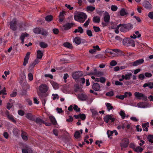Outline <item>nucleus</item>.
<instances>
[{"label":"nucleus","mask_w":153,"mask_h":153,"mask_svg":"<svg viewBox=\"0 0 153 153\" xmlns=\"http://www.w3.org/2000/svg\"><path fill=\"white\" fill-rule=\"evenodd\" d=\"M48 89V88L47 85L43 84H41L38 88V94L44 106L47 100V97L49 95L48 93L47 92Z\"/></svg>","instance_id":"obj_1"},{"label":"nucleus","mask_w":153,"mask_h":153,"mask_svg":"<svg viewBox=\"0 0 153 153\" xmlns=\"http://www.w3.org/2000/svg\"><path fill=\"white\" fill-rule=\"evenodd\" d=\"M74 18L76 21H79L80 23H83L87 18V15L85 13L79 12L76 15L74 16Z\"/></svg>","instance_id":"obj_2"},{"label":"nucleus","mask_w":153,"mask_h":153,"mask_svg":"<svg viewBox=\"0 0 153 153\" xmlns=\"http://www.w3.org/2000/svg\"><path fill=\"white\" fill-rule=\"evenodd\" d=\"M93 71H91V72L86 73L85 76H105L104 73L101 71H98L96 68H93Z\"/></svg>","instance_id":"obj_3"},{"label":"nucleus","mask_w":153,"mask_h":153,"mask_svg":"<svg viewBox=\"0 0 153 153\" xmlns=\"http://www.w3.org/2000/svg\"><path fill=\"white\" fill-rule=\"evenodd\" d=\"M123 43L124 45L127 47H134L135 46L134 41L129 38H126L124 39L123 41Z\"/></svg>","instance_id":"obj_4"},{"label":"nucleus","mask_w":153,"mask_h":153,"mask_svg":"<svg viewBox=\"0 0 153 153\" xmlns=\"http://www.w3.org/2000/svg\"><path fill=\"white\" fill-rule=\"evenodd\" d=\"M133 27V25L130 23L126 24H123V27L120 28V30L121 32H125L131 29Z\"/></svg>","instance_id":"obj_5"},{"label":"nucleus","mask_w":153,"mask_h":153,"mask_svg":"<svg viewBox=\"0 0 153 153\" xmlns=\"http://www.w3.org/2000/svg\"><path fill=\"white\" fill-rule=\"evenodd\" d=\"M18 21L16 18L13 19V20L10 22V28L13 31H15L17 29V26H16Z\"/></svg>","instance_id":"obj_6"},{"label":"nucleus","mask_w":153,"mask_h":153,"mask_svg":"<svg viewBox=\"0 0 153 153\" xmlns=\"http://www.w3.org/2000/svg\"><path fill=\"white\" fill-rule=\"evenodd\" d=\"M74 25V24L73 23H67L62 26L61 29L63 31L68 30L70 29Z\"/></svg>","instance_id":"obj_7"},{"label":"nucleus","mask_w":153,"mask_h":153,"mask_svg":"<svg viewBox=\"0 0 153 153\" xmlns=\"http://www.w3.org/2000/svg\"><path fill=\"white\" fill-rule=\"evenodd\" d=\"M129 143V140L126 138H123L120 143V146L122 148H126Z\"/></svg>","instance_id":"obj_8"},{"label":"nucleus","mask_w":153,"mask_h":153,"mask_svg":"<svg viewBox=\"0 0 153 153\" xmlns=\"http://www.w3.org/2000/svg\"><path fill=\"white\" fill-rule=\"evenodd\" d=\"M134 95L136 97L139 99H141V98H143V100L145 101L147 100V97L142 93L135 92L134 93Z\"/></svg>","instance_id":"obj_9"},{"label":"nucleus","mask_w":153,"mask_h":153,"mask_svg":"<svg viewBox=\"0 0 153 153\" xmlns=\"http://www.w3.org/2000/svg\"><path fill=\"white\" fill-rule=\"evenodd\" d=\"M144 62L143 59H139L136 60L132 63V66H136L142 64Z\"/></svg>","instance_id":"obj_10"},{"label":"nucleus","mask_w":153,"mask_h":153,"mask_svg":"<svg viewBox=\"0 0 153 153\" xmlns=\"http://www.w3.org/2000/svg\"><path fill=\"white\" fill-rule=\"evenodd\" d=\"M30 52H27L25 57L24 60L23 65L24 66L26 65V64L28 62V59L30 58Z\"/></svg>","instance_id":"obj_11"},{"label":"nucleus","mask_w":153,"mask_h":153,"mask_svg":"<svg viewBox=\"0 0 153 153\" xmlns=\"http://www.w3.org/2000/svg\"><path fill=\"white\" fill-rule=\"evenodd\" d=\"M83 75V72L81 71H74L72 74V76H82Z\"/></svg>","instance_id":"obj_12"},{"label":"nucleus","mask_w":153,"mask_h":153,"mask_svg":"<svg viewBox=\"0 0 153 153\" xmlns=\"http://www.w3.org/2000/svg\"><path fill=\"white\" fill-rule=\"evenodd\" d=\"M104 20L105 23L109 22L110 20V16L108 13L106 12L104 14Z\"/></svg>","instance_id":"obj_13"},{"label":"nucleus","mask_w":153,"mask_h":153,"mask_svg":"<svg viewBox=\"0 0 153 153\" xmlns=\"http://www.w3.org/2000/svg\"><path fill=\"white\" fill-rule=\"evenodd\" d=\"M22 153H32L33 152L32 149L28 147H26L22 149Z\"/></svg>","instance_id":"obj_14"},{"label":"nucleus","mask_w":153,"mask_h":153,"mask_svg":"<svg viewBox=\"0 0 153 153\" xmlns=\"http://www.w3.org/2000/svg\"><path fill=\"white\" fill-rule=\"evenodd\" d=\"M74 79L75 80H77V81L78 82V83L81 84V83L82 84H83L85 82V79L83 77L82 78H79L80 77H73Z\"/></svg>","instance_id":"obj_15"},{"label":"nucleus","mask_w":153,"mask_h":153,"mask_svg":"<svg viewBox=\"0 0 153 153\" xmlns=\"http://www.w3.org/2000/svg\"><path fill=\"white\" fill-rule=\"evenodd\" d=\"M120 15L122 16H126L128 15V13L125 8H122L119 12Z\"/></svg>","instance_id":"obj_16"},{"label":"nucleus","mask_w":153,"mask_h":153,"mask_svg":"<svg viewBox=\"0 0 153 153\" xmlns=\"http://www.w3.org/2000/svg\"><path fill=\"white\" fill-rule=\"evenodd\" d=\"M113 51L117 53L115 55V56H124V54L123 52L120 50L118 49H113L112 50Z\"/></svg>","instance_id":"obj_17"},{"label":"nucleus","mask_w":153,"mask_h":153,"mask_svg":"<svg viewBox=\"0 0 153 153\" xmlns=\"http://www.w3.org/2000/svg\"><path fill=\"white\" fill-rule=\"evenodd\" d=\"M78 97L79 99L82 101L86 100L88 98L87 96L85 94L83 93L79 94Z\"/></svg>","instance_id":"obj_18"},{"label":"nucleus","mask_w":153,"mask_h":153,"mask_svg":"<svg viewBox=\"0 0 153 153\" xmlns=\"http://www.w3.org/2000/svg\"><path fill=\"white\" fill-rule=\"evenodd\" d=\"M91 78L93 79H95V80L97 82L100 81L102 83H103L105 82V79L104 77H100V79L97 78H95V77H91Z\"/></svg>","instance_id":"obj_19"},{"label":"nucleus","mask_w":153,"mask_h":153,"mask_svg":"<svg viewBox=\"0 0 153 153\" xmlns=\"http://www.w3.org/2000/svg\"><path fill=\"white\" fill-rule=\"evenodd\" d=\"M143 4L144 7L147 9H150L152 8V5L148 1H145Z\"/></svg>","instance_id":"obj_20"},{"label":"nucleus","mask_w":153,"mask_h":153,"mask_svg":"<svg viewBox=\"0 0 153 153\" xmlns=\"http://www.w3.org/2000/svg\"><path fill=\"white\" fill-rule=\"evenodd\" d=\"M28 35L29 34L26 32L22 33L20 37V39L22 41L21 43L22 44H23L24 43L25 37H27Z\"/></svg>","instance_id":"obj_21"},{"label":"nucleus","mask_w":153,"mask_h":153,"mask_svg":"<svg viewBox=\"0 0 153 153\" xmlns=\"http://www.w3.org/2000/svg\"><path fill=\"white\" fill-rule=\"evenodd\" d=\"M65 14V12L64 11L60 13L59 16V22H62L65 19L64 16Z\"/></svg>","instance_id":"obj_22"},{"label":"nucleus","mask_w":153,"mask_h":153,"mask_svg":"<svg viewBox=\"0 0 153 153\" xmlns=\"http://www.w3.org/2000/svg\"><path fill=\"white\" fill-rule=\"evenodd\" d=\"M64 46L67 48L72 49L73 48V47L72 44L68 42H65L63 43Z\"/></svg>","instance_id":"obj_23"},{"label":"nucleus","mask_w":153,"mask_h":153,"mask_svg":"<svg viewBox=\"0 0 153 153\" xmlns=\"http://www.w3.org/2000/svg\"><path fill=\"white\" fill-rule=\"evenodd\" d=\"M148 86L150 88H153V82H149L145 83L143 87L144 88H146Z\"/></svg>","instance_id":"obj_24"},{"label":"nucleus","mask_w":153,"mask_h":153,"mask_svg":"<svg viewBox=\"0 0 153 153\" xmlns=\"http://www.w3.org/2000/svg\"><path fill=\"white\" fill-rule=\"evenodd\" d=\"M43 120L39 117H36L35 122L37 124L41 125L43 124Z\"/></svg>","instance_id":"obj_25"},{"label":"nucleus","mask_w":153,"mask_h":153,"mask_svg":"<svg viewBox=\"0 0 153 153\" xmlns=\"http://www.w3.org/2000/svg\"><path fill=\"white\" fill-rule=\"evenodd\" d=\"M49 118L51 122L54 125H55L56 124V121L53 116H50L49 117Z\"/></svg>","instance_id":"obj_26"},{"label":"nucleus","mask_w":153,"mask_h":153,"mask_svg":"<svg viewBox=\"0 0 153 153\" xmlns=\"http://www.w3.org/2000/svg\"><path fill=\"white\" fill-rule=\"evenodd\" d=\"M100 88L99 85L97 83H94L92 85V88L96 91H99Z\"/></svg>","instance_id":"obj_27"},{"label":"nucleus","mask_w":153,"mask_h":153,"mask_svg":"<svg viewBox=\"0 0 153 153\" xmlns=\"http://www.w3.org/2000/svg\"><path fill=\"white\" fill-rule=\"evenodd\" d=\"M137 105L140 108H144L147 107L146 103L143 102L138 103Z\"/></svg>","instance_id":"obj_28"},{"label":"nucleus","mask_w":153,"mask_h":153,"mask_svg":"<svg viewBox=\"0 0 153 153\" xmlns=\"http://www.w3.org/2000/svg\"><path fill=\"white\" fill-rule=\"evenodd\" d=\"M43 56V53L40 50H39L37 51V57L39 59H41Z\"/></svg>","instance_id":"obj_29"},{"label":"nucleus","mask_w":153,"mask_h":153,"mask_svg":"<svg viewBox=\"0 0 153 153\" xmlns=\"http://www.w3.org/2000/svg\"><path fill=\"white\" fill-rule=\"evenodd\" d=\"M74 32L75 33L79 32L80 33H82L83 32V30L81 27L79 26L78 27V29H75Z\"/></svg>","instance_id":"obj_30"},{"label":"nucleus","mask_w":153,"mask_h":153,"mask_svg":"<svg viewBox=\"0 0 153 153\" xmlns=\"http://www.w3.org/2000/svg\"><path fill=\"white\" fill-rule=\"evenodd\" d=\"M42 28L36 27L33 29V32L36 34H40L42 31Z\"/></svg>","instance_id":"obj_31"},{"label":"nucleus","mask_w":153,"mask_h":153,"mask_svg":"<svg viewBox=\"0 0 153 153\" xmlns=\"http://www.w3.org/2000/svg\"><path fill=\"white\" fill-rule=\"evenodd\" d=\"M100 21V17L98 16H95L93 18V21L94 23H99Z\"/></svg>","instance_id":"obj_32"},{"label":"nucleus","mask_w":153,"mask_h":153,"mask_svg":"<svg viewBox=\"0 0 153 153\" xmlns=\"http://www.w3.org/2000/svg\"><path fill=\"white\" fill-rule=\"evenodd\" d=\"M53 17L51 15H48L45 17V20L48 22H51L53 20Z\"/></svg>","instance_id":"obj_33"},{"label":"nucleus","mask_w":153,"mask_h":153,"mask_svg":"<svg viewBox=\"0 0 153 153\" xmlns=\"http://www.w3.org/2000/svg\"><path fill=\"white\" fill-rule=\"evenodd\" d=\"M74 41L77 45H79L81 43V39L79 37H76L74 39Z\"/></svg>","instance_id":"obj_34"},{"label":"nucleus","mask_w":153,"mask_h":153,"mask_svg":"<svg viewBox=\"0 0 153 153\" xmlns=\"http://www.w3.org/2000/svg\"><path fill=\"white\" fill-rule=\"evenodd\" d=\"M21 136L22 138L25 140H27L28 138L27 136V134L25 132L22 131L21 134Z\"/></svg>","instance_id":"obj_35"},{"label":"nucleus","mask_w":153,"mask_h":153,"mask_svg":"<svg viewBox=\"0 0 153 153\" xmlns=\"http://www.w3.org/2000/svg\"><path fill=\"white\" fill-rule=\"evenodd\" d=\"M95 9L94 7L92 6H88L86 8V10L88 12L90 11L92 12Z\"/></svg>","instance_id":"obj_36"},{"label":"nucleus","mask_w":153,"mask_h":153,"mask_svg":"<svg viewBox=\"0 0 153 153\" xmlns=\"http://www.w3.org/2000/svg\"><path fill=\"white\" fill-rule=\"evenodd\" d=\"M147 139L150 143L151 144L153 143V135H149L147 137Z\"/></svg>","instance_id":"obj_37"},{"label":"nucleus","mask_w":153,"mask_h":153,"mask_svg":"<svg viewBox=\"0 0 153 153\" xmlns=\"http://www.w3.org/2000/svg\"><path fill=\"white\" fill-rule=\"evenodd\" d=\"M74 136L76 139H78L81 137L80 134L79 130H77L75 132Z\"/></svg>","instance_id":"obj_38"},{"label":"nucleus","mask_w":153,"mask_h":153,"mask_svg":"<svg viewBox=\"0 0 153 153\" xmlns=\"http://www.w3.org/2000/svg\"><path fill=\"white\" fill-rule=\"evenodd\" d=\"M51 84L55 89H58L59 88V85L56 82H51Z\"/></svg>","instance_id":"obj_39"},{"label":"nucleus","mask_w":153,"mask_h":153,"mask_svg":"<svg viewBox=\"0 0 153 153\" xmlns=\"http://www.w3.org/2000/svg\"><path fill=\"white\" fill-rule=\"evenodd\" d=\"M39 45L40 47L42 48H45L48 46V45L47 44L42 42L39 43Z\"/></svg>","instance_id":"obj_40"},{"label":"nucleus","mask_w":153,"mask_h":153,"mask_svg":"<svg viewBox=\"0 0 153 153\" xmlns=\"http://www.w3.org/2000/svg\"><path fill=\"white\" fill-rule=\"evenodd\" d=\"M107 134L108 135V137L111 138V137L113 134V131H111L109 130H108L107 131Z\"/></svg>","instance_id":"obj_41"},{"label":"nucleus","mask_w":153,"mask_h":153,"mask_svg":"<svg viewBox=\"0 0 153 153\" xmlns=\"http://www.w3.org/2000/svg\"><path fill=\"white\" fill-rule=\"evenodd\" d=\"M106 105L107 107V109L109 111L113 108V107L111 106V104L109 103H106Z\"/></svg>","instance_id":"obj_42"},{"label":"nucleus","mask_w":153,"mask_h":153,"mask_svg":"<svg viewBox=\"0 0 153 153\" xmlns=\"http://www.w3.org/2000/svg\"><path fill=\"white\" fill-rule=\"evenodd\" d=\"M119 114L122 119H124L125 118V114L123 111L121 110L120 111Z\"/></svg>","instance_id":"obj_43"},{"label":"nucleus","mask_w":153,"mask_h":153,"mask_svg":"<svg viewBox=\"0 0 153 153\" xmlns=\"http://www.w3.org/2000/svg\"><path fill=\"white\" fill-rule=\"evenodd\" d=\"M126 93H125L123 95H117L116 96V97L117 98L121 100H123L125 98V97L126 96Z\"/></svg>","instance_id":"obj_44"},{"label":"nucleus","mask_w":153,"mask_h":153,"mask_svg":"<svg viewBox=\"0 0 153 153\" xmlns=\"http://www.w3.org/2000/svg\"><path fill=\"white\" fill-rule=\"evenodd\" d=\"M73 108L74 110L76 112H79L80 111V108H78V106L75 104L74 105Z\"/></svg>","instance_id":"obj_45"},{"label":"nucleus","mask_w":153,"mask_h":153,"mask_svg":"<svg viewBox=\"0 0 153 153\" xmlns=\"http://www.w3.org/2000/svg\"><path fill=\"white\" fill-rule=\"evenodd\" d=\"M109 115H107L104 117V120L106 123H108L109 122V119H110V118H109Z\"/></svg>","instance_id":"obj_46"},{"label":"nucleus","mask_w":153,"mask_h":153,"mask_svg":"<svg viewBox=\"0 0 153 153\" xmlns=\"http://www.w3.org/2000/svg\"><path fill=\"white\" fill-rule=\"evenodd\" d=\"M7 117L13 123H15L16 122V120L14 119L12 115H9V116Z\"/></svg>","instance_id":"obj_47"},{"label":"nucleus","mask_w":153,"mask_h":153,"mask_svg":"<svg viewBox=\"0 0 153 153\" xmlns=\"http://www.w3.org/2000/svg\"><path fill=\"white\" fill-rule=\"evenodd\" d=\"M143 150V149L141 148L140 146H138L135 149V152H141Z\"/></svg>","instance_id":"obj_48"},{"label":"nucleus","mask_w":153,"mask_h":153,"mask_svg":"<svg viewBox=\"0 0 153 153\" xmlns=\"http://www.w3.org/2000/svg\"><path fill=\"white\" fill-rule=\"evenodd\" d=\"M91 112L92 113V116L94 117H95V116L98 114V112L97 111L94 110H92L91 111Z\"/></svg>","instance_id":"obj_49"},{"label":"nucleus","mask_w":153,"mask_h":153,"mask_svg":"<svg viewBox=\"0 0 153 153\" xmlns=\"http://www.w3.org/2000/svg\"><path fill=\"white\" fill-rule=\"evenodd\" d=\"M26 77H20V79L21 83H25L26 82Z\"/></svg>","instance_id":"obj_50"},{"label":"nucleus","mask_w":153,"mask_h":153,"mask_svg":"<svg viewBox=\"0 0 153 153\" xmlns=\"http://www.w3.org/2000/svg\"><path fill=\"white\" fill-rule=\"evenodd\" d=\"M106 95L108 97H112L114 95V93L112 91L108 92L106 93Z\"/></svg>","instance_id":"obj_51"},{"label":"nucleus","mask_w":153,"mask_h":153,"mask_svg":"<svg viewBox=\"0 0 153 153\" xmlns=\"http://www.w3.org/2000/svg\"><path fill=\"white\" fill-rule=\"evenodd\" d=\"M117 64V62L115 60H112L110 62V65L111 66H114Z\"/></svg>","instance_id":"obj_52"},{"label":"nucleus","mask_w":153,"mask_h":153,"mask_svg":"<svg viewBox=\"0 0 153 153\" xmlns=\"http://www.w3.org/2000/svg\"><path fill=\"white\" fill-rule=\"evenodd\" d=\"M40 34H41L44 36H46L48 35V33L46 31L44 30L42 28V31Z\"/></svg>","instance_id":"obj_53"},{"label":"nucleus","mask_w":153,"mask_h":153,"mask_svg":"<svg viewBox=\"0 0 153 153\" xmlns=\"http://www.w3.org/2000/svg\"><path fill=\"white\" fill-rule=\"evenodd\" d=\"M13 105V104L12 103L8 102L6 106L7 108L8 109L10 110L12 107Z\"/></svg>","instance_id":"obj_54"},{"label":"nucleus","mask_w":153,"mask_h":153,"mask_svg":"<svg viewBox=\"0 0 153 153\" xmlns=\"http://www.w3.org/2000/svg\"><path fill=\"white\" fill-rule=\"evenodd\" d=\"M6 91L5 88L4 87L2 90L0 91V95L2 94L4 95H6L7 93H6Z\"/></svg>","instance_id":"obj_55"},{"label":"nucleus","mask_w":153,"mask_h":153,"mask_svg":"<svg viewBox=\"0 0 153 153\" xmlns=\"http://www.w3.org/2000/svg\"><path fill=\"white\" fill-rule=\"evenodd\" d=\"M117 7L114 5H112L111 7V9L113 11H116L117 9Z\"/></svg>","instance_id":"obj_56"},{"label":"nucleus","mask_w":153,"mask_h":153,"mask_svg":"<svg viewBox=\"0 0 153 153\" xmlns=\"http://www.w3.org/2000/svg\"><path fill=\"white\" fill-rule=\"evenodd\" d=\"M129 147L130 148L134 150L135 151V149L136 148H135V145L134 143H131L130 144Z\"/></svg>","instance_id":"obj_57"},{"label":"nucleus","mask_w":153,"mask_h":153,"mask_svg":"<svg viewBox=\"0 0 153 153\" xmlns=\"http://www.w3.org/2000/svg\"><path fill=\"white\" fill-rule=\"evenodd\" d=\"M86 33L90 37H91L92 36V32L91 30H87Z\"/></svg>","instance_id":"obj_58"},{"label":"nucleus","mask_w":153,"mask_h":153,"mask_svg":"<svg viewBox=\"0 0 153 153\" xmlns=\"http://www.w3.org/2000/svg\"><path fill=\"white\" fill-rule=\"evenodd\" d=\"M52 96L53 97H53V100H56V99H59V96H58V95L57 94H53L52 95Z\"/></svg>","instance_id":"obj_59"},{"label":"nucleus","mask_w":153,"mask_h":153,"mask_svg":"<svg viewBox=\"0 0 153 153\" xmlns=\"http://www.w3.org/2000/svg\"><path fill=\"white\" fill-rule=\"evenodd\" d=\"M17 93L16 91L14 90L12 92V93L10 94V96L11 97H16L17 95Z\"/></svg>","instance_id":"obj_60"},{"label":"nucleus","mask_w":153,"mask_h":153,"mask_svg":"<svg viewBox=\"0 0 153 153\" xmlns=\"http://www.w3.org/2000/svg\"><path fill=\"white\" fill-rule=\"evenodd\" d=\"M18 114L21 116H23L25 114L24 112L21 110H19L18 111Z\"/></svg>","instance_id":"obj_61"},{"label":"nucleus","mask_w":153,"mask_h":153,"mask_svg":"<svg viewBox=\"0 0 153 153\" xmlns=\"http://www.w3.org/2000/svg\"><path fill=\"white\" fill-rule=\"evenodd\" d=\"M69 118L66 119V121L68 122H71L73 120V118L72 116H69Z\"/></svg>","instance_id":"obj_62"},{"label":"nucleus","mask_w":153,"mask_h":153,"mask_svg":"<svg viewBox=\"0 0 153 153\" xmlns=\"http://www.w3.org/2000/svg\"><path fill=\"white\" fill-rule=\"evenodd\" d=\"M56 110L57 112L59 114H61L64 112L61 108H57Z\"/></svg>","instance_id":"obj_63"},{"label":"nucleus","mask_w":153,"mask_h":153,"mask_svg":"<svg viewBox=\"0 0 153 153\" xmlns=\"http://www.w3.org/2000/svg\"><path fill=\"white\" fill-rule=\"evenodd\" d=\"M148 16L150 19H153V11L150 12L148 14Z\"/></svg>","instance_id":"obj_64"}]
</instances>
